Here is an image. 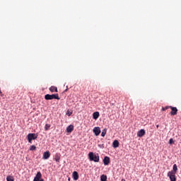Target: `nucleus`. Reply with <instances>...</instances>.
Segmentation results:
<instances>
[{
  "mask_svg": "<svg viewBox=\"0 0 181 181\" xmlns=\"http://www.w3.org/2000/svg\"><path fill=\"white\" fill-rule=\"evenodd\" d=\"M6 180L7 181H15V179L13 178V176L8 175L6 177Z\"/></svg>",
  "mask_w": 181,
  "mask_h": 181,
  "instance_id": "nucleus-18",
  "label": "nucleus"
},
{
  "mask_svg": "<svg viewBox=\"0 0 181 181\" xmlns=\"http://www.w3.org/2000/svg\"><path fill=\"white\" fill-rule=\"evenodd\" d=\"M49 91H51V93H57L58 90H57V87H55V86H51L49 88Z\"/></svg>",
  "mask_w": 181,
  "mask_h": 181,
  "instance_id": "nucleus-16",
  "label": "nucleus"
},
{
  "mask_svg": "<svg viewBox=\"0 0 181 181\" xmlns=\"http://www.w3.org/2000/svg\"><path fill=\"white\" fill-rule=\"evenodd\" d=\"M60 156H61V155H60V153H57L56 154H55V156H54V160L56 161V162H60Z\"/></svg>",
  "mask_w": 181,
  "mask_h": 181,
  "instance_id": "nucleus-13",
  "label": "nucleus"
},
{
  "mask_svg": "<svg viewBox=\"0 0 181 181\" xmlns=\"http://www.w3.org/2000/svg\"><path fill=\"white\" fill-rule=\"evenodd\" d=\"M98 117H100V112H95L93 114V119H98Z\"/></svg>",
  "mask_w": 181,
  "mask_h": 181,
  "instance_id": "nucleus-14",
  "label": "nucleus"
},
{
  "mask_svg": "<svg viewBox=\"0 0 181 181\" xmlns=\"http://www.w3.org/2000/svg\"><path fill=\"white\" fill-rule=\"evenodd\" d=\"M112 146L114 148H118V146H119V141H118V140H115L112 143Z\"/></svg>",
  "mask_w": 181,
  "mask_h": 181,
  "instance_id": "nucleus-15",
  "label": "nucleus"
},
{
  "mask_svg": "<svg viewBox=\"0 0 181 181\" xmlns=\"http://www.w3.org/2000/svg\"><path fill=\"white\" fill-rule=\"evenodd\" d=\"M169 144H170V145H172V144H175V141H173V139H170L169 140Z\"/></svg>",
  "mask_w": 181,
  "mask_h": 181,
  "instance_id": "nucleus-24",
  "label": "nucleus"
},
{
  "mask_svg": "<svg viewBox=\"0 0 181 181\" xmlns=\"http://www.w3.org/2000/svg\"><path fill=\"white\" fill-rule=\"evenodd\" d=\"M156 128H159V124H157V125H156Z\"/></svg>",
  "mask_w": 181,
  "mask_h": 181,
  "instance_id": "nucleus-25",
  "label": "nucleus"
},
{
  "mask_svg": "<svg viewBox=\"0 0 181 181\" xmlns=\"http://www.w3.org/2000/svg\"><path fill=\"white\" fill-rule=\"evenodd\" d=\"M49 158H50V151L44 152L42 158L43 159H49Z\"/></svg>",
  "mask_w": 181,
  "mask_h": 181,
  "instance_id": "nucleus-10",
  "label": "nucleus"
},
{
  "mask_svg": "<svg viewBox=\"0 0 181 181\" xmlns=\"http://www.w3.org/2000/svg\"><path fill=\"white\" fill-rule=\"evenodd\" d=\"M93 132H94V134H95V135L96 136H98V135H100V134H101V129L100 128V127H95L94 129H93Z\"/></svg>",
  "mask_w": 181,
  "mask_h": 181,
  "instance_id": "nucleus-6",
  "label": "nucleus"
},
{
  "mask_svg": "<svg viewBox=\"0 0 181 181\" xmlns=\"http://www.w3.org/2000/svg\"><path fill=\"white\" fill-rule=\"evenodd\" d=\"M45 99L47 100H60V97H59V93H56V94H47L45 95Z\"/></svg>",
  "mask_w": 181,
  "mask_h": 181,
  "instance_id": "nucleus-2",
  "label": "nucleus"
},
{
  "mask_svg": "<svg viewBox=\"0 0 181 181\" xmlns=\"http://www.w3.org/2000/svg\"><path fill=\"white\" fill-rule=\"evenodd\" d=\"M169 108H170V106H165V107H163L161 110L166 111V110H169Z\"/></svg>",
  "mask_w": 181,
  "mask_h": 181,
  "instance_id": "nucleus-23",
  "label": "nucleus"
},
{
  "mask_svg": "<svg viewBox=\"0 0 181 181\" xmlns=\"http://www.w3.org/2000/svg\"><path fill=\"white\" fill-rule=\"evenodd\" d=\"M146 132H145V129H140L138 132H137V136H139V138H142V136H144V135H145Z\"/></svg>",
  "mask_w": 181,
  "mask_h": 181,
  "instance_id": "nucleus-8",
  "label": "nucleus"
},
{
  "mask_svg": "<svg viewBox=\"0 0 181 181\" xmlns=\"http://www.w3.org/2000/svg\"><path fill=\"white\" fill-rule=\"evenodd\" d=\"M167 176L170 177V181H176V173L169 171L167 174Z\"/></svg>",
  "mask_w": 181,
  "mask_h": 181,
  "instance_id": "nucleus-4",
  "label": "nucleus"
},
{
  "mask_svg": "<svg viewBox=\"0 0 181 181\" xmlns=\"http://www.w3.org/2000/svg\"><path fill=\"white\" fill-rule=\"evenodd\" d=\"M74 180H78V173L77 171H74L72 174Z\"/></svg>",
  "mask_w": 181,
  "mask_h": 181,
  "instance_id": "nucleus-12",
  "label": "nucleus"
},
{
  "mask_svg": "<svg viewBox=\"0 0 181 181\" xmlns=\"http://www.w3.org/2000/svg\"><path fill=\"white\" fill-rule=\"evenodd\" d=\"M106 134H107V129H104L101 133V136H105Z\"/></svg>",
  "mask_w": 181,
  "mask_h": 181,
  "instance_id": "nucleus-20",
  "label": "nucleus"
},
{
  "mask_svg": "<svg viewBox=\"0 0 181 181\" xmlns=\"http://www.w3.org/2000/svg\"><path fill=\"white\" fill-rule=\"evenodd\" d=\"M100 180H101V181H107V175H102L100 176Z\"/></svg>",
  "mask_w": 181,
  "mask_h": 181,
  "instance_id": "nucleus-19",
  "label": "nucleus"
},
{
  "mask_svg": "<svg viewBox=\"0 0 181 181\" xmlns=\"http://www.w3.org/2000/svg\"><path fill=\"white\" fill-rule=\"evenodd\" d=\"M39 181H45V180H43V179H40Z\"/></svg>",
  "mask_w": 181,
  "mask_h": 181,
  "instance_id": "nucleus-26",
  "label": "nucleus"
},
{
  "mask_svg": "<svg viewBox=\"0 0 181 181\" xmlns=\"http://www.w3.org/2000/svg\"><path fill=\"white\" fill-rule=\"evenodd\" d=\"M49 128H50V124H45V131H48Z\"/></svg>",
  "mask_w": 181,
  "mask_h": 181,
  "instance_id": "nucleus-22",
  "label": "nucleus"
},
{
  "mask_svg": "<svg viewBox=\"0 0 181 181\" xmlns=\"http://www.w3.org/2000/svg\"><path fill=\"white\" fill-rule=\"evenodd\" d=\"M40 179H42V173H40V171H39L37 173V175L34 177L33 181H39V180H40Z\"/></svg>",
  "mask_w": 181,
  "mask_h": 181,
  "instance_id": "nucleus-7",
  "label": "nucleus"
},
{
  "mask_svg": "<svg viewBox=\"0 0 181 181\" xmlns=\"http://www.w3.org/2000/svg\"><path fill=\"white\" fill-rule=\"evenodd\" d=\"M30 151H36V146L35 145L30 146Z\"/></svg>",
  "mask_w": 181,
  "mask_h": 181,
  "instance_id": "nucleus-21",
  "label": "nucleus"
},
{
  "mask_svg": "<svg viewBox=\"0 0 181 181\" xmlns=\"http://www.w3.org/2000/svg\"><path fill=\"white\" fill-rule=\"evenodd\" d=\"M170 108L171 110V112H170V115L172 116L177 115V107L170 106Z\"/></svg>",
  "mask_w": 181,
  "mask_h": 181,
  "instance_id": "nucleus-5",
  "label": "nucleus"
},
{
  "mask_svg": "<svg viewBox=\"0 0 181 181\" xmlns=\"http://www.w3.org/2000/svg\"><path fill=\"white\" fill-rule=\"evenodd\" d=\"M103 163L105 166L110 165V157L105 156L103 159Z\"/></svg>",
  "mask_w": 181,
  "mask_h": 181,
  "instance_id": "nucleus-11",
  "label": "nucleus"
},
{
  "mask_svg": "<svg viewBox=\"0 0 181 181\" xmlns=\"http://www.w3.org/2000/svg\"><path fill=\"white\" fill-rule=\"evenodd\" d=\"M27 139L29 142V144H32V141L35 139H37V136H36L35 134L30 133L27 135Z\"/></svg>",
  "mask_w": 181,
  "mask_h": 181,
  "instance_id": "nucleus-3",
  "label": "nucleus"
},
{
  "mask_svg": "<svg viewBox=\"0 0 181 181\" xmlns=\"http://www.w3.org/2000/svg\"><path fill=\"white\" fill-rule=\"evenodd\" d=\"M73 131H74V126H73V124H71L66 127V132L69 134L73 132Z\"/></svg>",
  "mask_w": 181,
  "mask_h": 181,
  "instance_id": "nucleus-9",
  "label": "nucleus"
},
{
  "mask_svg": "<svg viewBox=\"0 0 181 181\" xmlns=\"http://www.w3.org/2000/svg\"><path fill=\"white\" fill-rule=\"evenodd\" d=\"M170 172H173V173H177V165L174 164L173 167V170Z\"/></svg>",
  "mask_w": 181,
  "mask_h": 181,
  "instance_id": "nucleus-17",
  "label": "nucleus"
},
{
  "mask_svg": "<svg viewBox=\"0 0 181 181\" xmlns=\"http://www.w3.org/2000/svg\"><path fill=\"white\" fill-rule=\"evenodd\" d=\"M88 159L90 162L98 163L100 162V156L98 153L94 154L93 152H90L88 153Z\"/></svg>",
  "mask_w": 181,
  "mask_h": 181,
  "instance_id": "nucleus-1",
  "label": "nucleus"
}]
</instances>
